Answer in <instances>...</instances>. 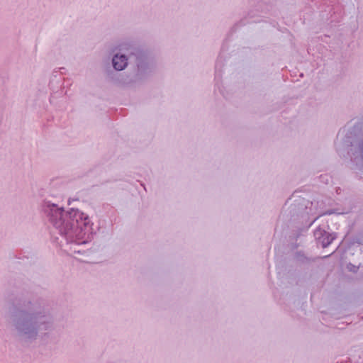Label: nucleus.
<instances>
[{"label":"nucleus","instance_id":"f257e3e1","mask_svg":"<svg viewBox=\"0 0 363 363\" xmlns=\"http://www.w3.org/2000/svg\"><path fill=\"white\" fill-rule=\"evenodd\" d=\"M127 60L125 55H116L113 58V67L117 70H123L128 65Z\"/></svg>","mask_w":363,"mask_h":363},{"label":"nucleus","instance_id":"f03ea898","mask_svg":"<svg viewBox=\"0 0 363 363\" xmlns=\"http://www.w3.org/2000/svg\"><path fill=\"white\" fill-rule=\"evenodd\" d=\"M76 217V221L77 223V226L79 228H82V224L86 226L89 223V218L86 216H85L83 213L77 212L74 214Z\"/></svg>","mask_w":363,"mask_h":363},{"label":"nucleus","instance_id":"7ed1b4c3","mask_svg":"<svg viewBox=\"0 0 363 363\" xmlns=\"http://www.w3.org/2000/svg\"><path fill=\"white\" fill-rule=\"evenodd\" d=\"M333 240V238H332L330 240H329L328 239V241H327L326 242H325L323 241V247H327V246L330 243V242H331V240Z\"/></svg>","mask_w":363,"mask_h":363}]
</instances>
